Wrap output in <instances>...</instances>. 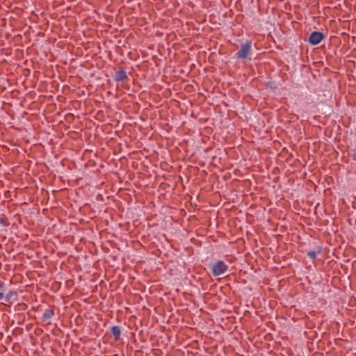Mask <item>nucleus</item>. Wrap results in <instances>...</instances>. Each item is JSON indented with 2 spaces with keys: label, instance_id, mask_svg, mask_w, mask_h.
Listing matches in <instances>:
<instances>
[{
  "label": "nucleus",
  "instance_id": "423d86ee",
  "mask_svg": "<svg viewBox=\"0 0 356 356\" xmlns=\"http://www.w3.org/2000/svg\"><path fill=\"white\" fill-rule=\"evenodd\" d=\"M3 298L5 301L10 304H13L18 300L17 293L11 289L6 293L5 296H3Z\"/></svg>",
  "mask_w": 356,
  "mask_h": 356
},
{
  "label": "nucleus",
  "instance_id": "7ed1b4c3",
  "mask_svg": "<svg viewBox=\"0 0 356 356\" xmlns=\"http://www.w3.org/2000/svg\"><path fill=\"white\" fill-rule=\"evenodd\" d=\"M324 38L325 35L323 33L314 31L311 33L308 39V42L312 45H317L324 39Z\"/></svg>",
  "mask_w": 356,
  "mask_h": 356
},
{
  "label": "nucleus",
  "instance_id": "20e7f679",
  "mask_svg": "<svg viewBox=\"0 0 356 356\" xmlns=\"http://www.w3.org/2000/svg\"><path fill=\"white\" fill-rule=\"evenodd\" d=\"M54 315L55 313L54 306H49L44 310L41 317V320L43 323H45L47 325H50L51 323V319L54 316Z\"/></svg>",
  "mask_w": 356,
  "mask_h": 356
},
{
  "label": "nucleus",
  "instance_id": "39448f33",
  "mask_svg": "<svg viewBox=\"0 0 356 356\" xmlns=\"http://www.w3.org/2000/svg\"><path fill=\"white\" fill-rule=\"evenodd\" d=\"M128 79L129 78L127 72L122 68L116 71L113 76V80L118 83L120 81H127Z\"/></svg>",
  "mask_w": 356,
  "mask_h": 356
},
{
  "label": "nucleus",
  "instance_id": "9d476101",
  "mask_svg": "<svg viewBox=\"0 0 356 356\" xmlns=\"http://www.w3.org/2000/svg\"><path fill=\"white\" fill-rule=\"evenodd\" d=\"M4 286L5 283L3 282H0V300L3 298Z\"/></svg>",
  "mask_w": 356,
  "mask_h": 356
},
{
  "label": "nucleus",
  "instance_id": "0eeeda50",
  "mask_svg": "<svg viewBox=\"0 0 356 356\" xmlns=\"http://www.w3.org/2000/svg\"><path fill=\"white\" fill-rule=\"evenodd\" d=\"M111 332L114 337L115 341H118L120 339L121 329L118 325H114L111 327Z\"/></svg>",
  "mask_w": 356,
  "mask_h": 356
},
{
  "label": "nucleus",
  "instance_id": "f03ea898",
  "mask_svg": "<svg viewBox=\"0 0 356 356\" xmlns=\"http://www.w3.org/2000/svg\"><path fill=\"white\" fill-rule=\"evenodd\" d=\"M228 269V266L225 261L220 260L216 261L212 266L211 272L213 276H220L224 274Z\"/></svg>",
  "mask_w": 356,
  "mask_h": 356
},
{
  "label": "nucleus",
  "instance_id": "6e6552de",
  "mask_svg": "<svg viewBox=\"0 0 356 356\" xmlns=\"http://www.w3.org/2000/svg\"><path fill=\"white\" fill-rule=\"evenodd\" d=\"M321 252V247H318V250L317 251H314V250H312V251H309L307 252V255L313 260L316 259V256H317V253H320Z\"/></svg>",
  "mask_w": 356,
  "mask_h": 356
},
{
  "label": "nucleus",
  "instance_id": "1a4fd4ad",
  "mask_svg": "<svg viewBox=\"0 0 356 356\" xmlns=\"http://www.w3.org/2000/svg\"><path fill=\"white\" fill-rule=\"evenodd\" d=\"M0 224L4 227H7L9 225V222L4 214H2L0 216Z\"/></svg>",
  "mask_w": 356,
  "mask_h": 356
},
{
  "label": "nucleus",
  "instance_id": "f257e3e1",
  "mask_svg": "<svg viewBox=\"0 0 356 356\" xmlns=\"http://www.w3.org/2000/svg\"><path fill=\"white\" fill-rule=\"evenodd\" d=\"M252 40H248L245 42H242L235 54V58L238 60H250L252 56Z\"/></svg>",
  "mask_w": 356,
  "mask_h": 356
}]
</instances>
